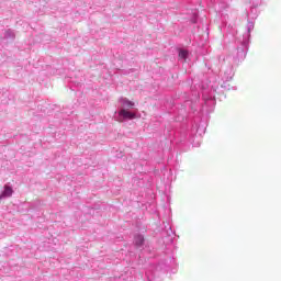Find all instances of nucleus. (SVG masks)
Returning <instances> with one entry per match:
<instances>
[{"label": "nucleus", "instance_id": "3", "mask_svg": "<svg viewBox=\"0 0 281 281\" xmlns=\"http://www.w3.org/2000/svg\"><path fill=\"white\" fill-rule=\"evenodd\" d=\"M134 243L135 245H137V247H142V245H144V236L142 235L135 236Z\"/></svg>", "mask_w": 281, "mask_h": 281}, {"label": "nucleus", "instance_id": "1", "mask_svg": "<svg viewBox=\"0 0 281 281\" xmlns=\"http://www.w3.org/2000/svg\"><path fill=\"white\" fill-rule=\"evenodd\" d=\"M119 115L121 117H123V120H135V117H137V115L131 111H127V110H124L122 109L120 112H119Z\"/></svg>", "mask_w": 281, "mask_h": 281}, {"label": "nucleus", "instance_id": "4", "mask_svg": "<svg viewBox=\"0 0 281 281\" xmlns=\"http://www.w3.org/2000/svg\"><path fill=\"white\" fill-rule=\"evenodd\" d=\"M122 104L126 109H133V106H135V103L133 101H128V99H124Z\"/></svg>", "mask_w": 281, "mask_h": 281}, {"label": "nucleus", "instance_id": "5", "mask_svg": "<svg viewBox=\"0 0 281 281\" xmlns=\"http://www.w3.org/2000/svg\"><path fill=\"white\" fill-rule=\"evenodd\" d=\"M179 58H182L183 60H186V58H188V50H180Z\"/></svg>", "mask_w": 281, "mask_h": 281}, {"label": "nucleus", "instance_id": "2", "mask_svg": "<svg viewBox=\"0 0 281 281\" xmlns=\"http://www.w3.org/2000/svg\"><path fill=\"white\" fill-rule=\"evenodd\" d=\"M14 194V190H12V187L5 184L3 192L0 193V201L5 198H10Z\"/></svg>", "mask_w": 281, "mask_h": 281}]
</instances>
